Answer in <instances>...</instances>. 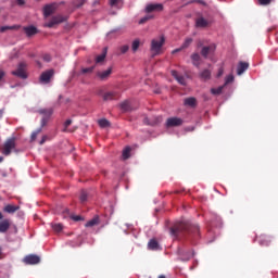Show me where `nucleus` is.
I'll return each mask as SVG.
<instances>
[{
    "label": "nucleus",
    "mask_w": 278,
    "mask_h": 278,
    "mask_svg": "<svg viewBox=\"0 0 278 278\" xmlns=\"http://www.w3.org/2000/svg\"><path fill=\"white\" fill-rule=\"evenodd\" d=\"M199 225H191L186 222H177L169 229L170 236L176 239L184 237L186 233H193V236H199Z\"/></svg>",
    "instance_id": "obj_1"
},
{
    "label": "nucleus",
    "mask_w": 278,
    "mask_h": 278,
    "mask_svg": "<svg viewBox=\"0 0 278 278\" xmlns=\"http://www.w3.org/2000/svg\"><path fill=\"white\" fill-rule=\"evenodd\" d=\"M14 149H16V137H11L4 141L3 146L0 149V153L8 156L12 154V151H14Z\"/></svg>",
    "instance_id": "obj_2"
},
{
    "label": "nucleus",
    "mask_w": 278,
    "mask_h": 278,
    "mask_svg": "<svg viewBox=\"0 0 278 278\" xmlns=\"http://www.w3.org/2000/svg\"><path fill=\"white\" fill-rule=\"evenodd\" d=\"M165 41L166 39H164V37H160L159 39H152L150 51L153 53V55H160Z\"/></svg>",
    "instance_id": "obj_3"
},
{
    "label": "nucleus",
    "mask_w": 278,
    "mask_h": 278,
    "mask_svg": "<svg viewBox=\"0 0 278 278\" xmlns=\"http://www.w3.org/2000/svg\"><path fill=\"white\" fill-rule=\"evenodd\" d=\"M27 64L25 62H22L17 65V68L13 72H11V75H14L15 77H18L20 79H27Z\"/></svg>",
    "instance_id": "obj_4"
},
{
    "label": "nucleus",
    "mask_w": 278,
    "mask_h": 278,
    "mask_svg": "<svg viewBox=\"0 0 278 278\" xmlns=\"http://www.w3.org/2000/svg\"><path fill=\"white\" fill-rule=\"evenodd\" d=\"M39 114H41L42 116L40 126V128L42 129V127H47V124L51 119V116H53V109H41L39 110Z\"/></svg>",
    "instance_id": "obj_5"
},
{
    "label": "nucleus",
    "mask_w": 278,
    "mask_h": 278,
    "mask_svg": "<svg viewBox=\"0 0 278 278\" xmlns=\"http://www.w3.org/2000/svg\"><path fill=\"white\" fill-rule=\"evenodd\" d=\"M53 75H55L54 70H48L46 72H42L40 77H39L40 84H50L51 78L53 77Z\"/></svg>",
    "instance_id": "obj_6"
},
{
    "label": "nucleus",
    "mask_w": 278,
    "mask_h": 278,
    "mask_svg": "<svg viewBox=\"0 0 278 278\" xmlns=\"http://www.w3.org/2000/svg\"><path fill=\"white\" fill-rule=\"evenodd\" d=\"M151 12H164V4L162 3H150L146 7V13L151 14Z\"/></svg>",
    "instance_id": "obj_7"
},
{
    "label": "nucleus",
    "mask_w": 278,
    "mask_h": 278,
    "mask_svg": "<svg viewBox=\"0 0 278 278\" xmlns=\"http://www.w3.org/2000/svg\"><path fill=\"white\" fill-rule=\"evenodd\" d=\"M23 262L27 266H35L36 264H38L40 262V256H38L36 254H29L23 258Z\"/></svg>",
    "instance_id": "obj_8"
},
{
    "label": "nucleus",
    "mask_w": 278,
    "mask_h": 278,
    "mask_svg": "<svg viewBox=\"0 0 278 278\" xmlns=\"http://www.w3.org/2000/svg\"><path fill=\"white\" fill-rule=\"evenodd\" d=\"M184 119L181 117H169L166 121V127H181Z\"/></svg>",
    "instance_id": "obj_9"
},
{
    "label": "nucleus",
    "mask_w": 278,
    "mask_h": 278,
    "mask_svg": "<svg viewBox=\"0 0 278 278\" xmlns=\"http://www.w3.org/2000/svg\"><path fill=\"white\" fill-rule=\"evenodd\" d=\"M66 21V17L62 15H55L51 18V21L46 24V27L52 28L55 27V25H60V23H64Z\"/></svg>",
    "instance_id": "obj_10"
},
{
    "label": "nucleus",
    "mask_w": 278,
    "mask_h": 278,
    "mask_svg": "<svg viewBox=\"0 0 278 278\" xmlns=\"http://www.w3.org/2000/svg\"><path fill=\"white\" fill-rule=\"evenodd\" d=\"M119 97L121 94L116 91H108L102 96L103 101H115V99H118Z\"/></svg>",
    "instance_id": "obj_11"
},
{
    "label": "nucleus",
    "mask_w": 278,
    "mask_h": 278,
    "mask_svg": "<svg viewBox=\"0 0 278 278\" xmlns=\"http://www.w3.org/2000/svg\"><path fill=\"white\" fill-rule=\"evenodd\" d=\"M56 5L55 3L52 4H46L43 7V16L47 18L49 16H51V14H53L55 12Z\"/></svg>",
    "instance_id": "obj_12"
},
{
    "label": "nucleus",
    "mask_w": 278,
    "mask_h": 278,
    "mask_svg": "<svg viewBox=\"0 0 278 278\" xmlns=\"http://www.w3.org/2000/svg\"><path fill=\"white\" fill-rule=\"evenodd\" d=\"M214 51H216V46H205L201 50V55L206 60L207 55H210V53H214Z\"/></svg>",
    "instance_id": "obj_13"
},
{
    "label": "nucleus",
    "mask_w": 278,
    "mask_h": 278,
    "mask_svg": "<svg viewBox=\"0 0 278 278\" xmlns=\"http://www.w3.org/2000/svg\"><path fill=\"white\" fill-rule=\"evenodd\" d=\"M12 225V223L10 222V219H3L0 222V233H7L10 229V226Z\"/></svg>",
    "instance_id": "obj_14"
},
{
    "label": "nucleus",
    "mask_w": 278,
    "mask_h": 278,
    "mask_svg": "<svg viewBox=\"0 0 278 278\" xmlns=\"http://www.w3.org/2000/svg\"><path fill=\"white\" fill-rule=\"evenodd\" d=\"M172 76L180 84V86H186V77L179 75V73L175 70L170 72Z\"/></svg>",
    "instance_id": "obj_15"
},
{
    "label": "nucleus",
    "mask_w": 278,
    "mask_h": 278,
    "mask_svg": "<svg viewBox=\"0 0 278 278\" xmlns=\"http://www.w3.org/2000/svg\"><path fill=\"white\" fill-rule=\"evenodd\" d=\"M210 26V21L205 20V17L201 16L195 20V27L205 28Z\"/></svg>",
    "instance_id": "obj_16"
},
{
    "label": "nucleus",
    "mask_w": 278,
    "mask_h": 278,
    "mask_svg": "<svg viewBox=\"0 0 278 278\" xmlns=\"http://www.w3.org/2000/svg\"><path fill=\"white\" fill-rule=\"evenodd\" d=\"M20 210L21 206L13 204H8L3 207V212H5L7 214H15V212H18Z\"/></svg>",
    "instance_id": "obj_17"
},
{
    "label": "nucleus",
    "mask_w": 278,
    "mask_h": 278,
    "mask_svg": "<svg viewBox=\"0 0 278 278\" xmlns=\"http://www.w3.org/2000/svg\"><path fill=\"white\" fill-rule=\"evenodd\" d=\"M111 75H112V67H109L104 72L97 73V77H99V79H101V81H105V79H108V77H110Z\"/></svg>",
    "instance_id": "obj_18"
},
{
    "label": "nucleus",
    "mask_w": 278,
    "mask_h": 278,
    "mask_svg": "<svg viewBox=\"0 0 278 278\" xmlns=\"http://www.w3.org/2000/svg\"><path fill=\"white\" fill-rule=\"evenodd\" d=\"M105 58H108V48H103L102 53L96 56V64H103L105 62Z\"/></svg>",
    "instance_id": "obj_19"
},
{
    "label": "nucleus",
    "mask_w": 278,
    "mask_h": 278,
    "mask_svg": "<svg viewBox=\"0 0 278 278\" xmlns=\"http://www.w3.org/2000/svg\"><path fill=\"white\" fill-rule=\"evenodd\" d=\"M249 70V63L248 62H239L237 67V75H242L245 71Z\"/></svg>",
    "instance_id": "obj_20"
},
{
    "label": "nucleus",
    "mask_w": 278,
    "mask_h": 278,
    "mask_svg": "<svg viewBox=\"0 0 278 278\" xmlns=\"http://www.w3.org/2000/svg\"><path fill=\"white\" fill-rule=\"evenodd\" d=\"M184 105L187 108H197V98L189 97L184 100Z\"/></svg>",
    "instance_id": "obj_21"
},
{
    "label": "nucleus",
    "mask_w": 278,
    "mask_h": 278,
    "mask_svg": "<svg viewBox=\"0 0 278 278\" xmlns=\"http://www.w3.org/2000/svg\"><path fill=\"white\" fill-rule=\"evenodd\" d=\"M24 31L26 36L31 37L38 34V28H36V26H28V27H24Z\"/></svg>",
    "instance_id": "obj_22"
},
{
    "label": "nucleus",
    "mask_w": 278,
    "mask_h": 278,
    "mask_svg": "<svg viewBox=\"0 0 278 278\" xmlns=\"http://www.w3.org/2000/svg\"><path fill=\"white\" fill-rule=\"evenodd\" d=\"M148 249H150V251H157V249H160V243L157 240L151 239L148 243Z\"/></svg>",
    "instance_id": "obj_23"
},
{
    "label": "nucleus",
    "mask_w": 278,
    "mask_h": 278,
    "mask_svg": "<svg viewBox=\"0 0 278 278\" xmlns=\"http://www.w3.org/2000/svg\"><path fill=\"white\" fill-rule=\"evenodd\" d=\"M200 78L203 81H207V79L212 78V72L210 70H204L200 73Z\"/></svg>",
    "instance_id": "obj_24"
},
{
    "label": "nucleus",
    "mask_w": 278,
    "mask_h": 278,
    "mask_svg": "<svg viewBox=\"0 0 278 278\" xmlns=\"http://www.w3.org/2000/svg\"><path fill=\"white\" fill-rule=\"evenodd\" d=\"M192 45V38H187L185 40V42L182 43V46L179 49H176L173 51V53H179V51H181V49H188V47Z\"/></svg>",
    "instance_id": "obj_25"
},
{
    "label": "nucleus",
    "mask_w": 278,
    "mask_h": 278,
    "mask_svg": "<svg viewBox=\"0 0 278 278\" xmlns=\"http://www.w3.org/2000/svg\"><path fill=\"white\" fill-rule=\"evenodd\" d=\"M99 223H101V219L99 216H94L92 219L85 224V227H96V225H99Z\"/></svg>",
    "instance_id": "obj_26"
},
{
    "label": "nucleus",
    "mask_w": 278,
    "mask_h": 278,
    "mask_svg": "<svg viewBox=\"0 0 278 278\" xmlns=\"http://www.w3.org/2000/svg\"><path fill=\"white\" fill-rule=\"evenodd\" d=\"M123 160H129L131 157V147H126L122 152Z\"/></svg>",
    "instance_id": "obj_27"
},
{
    "label": "nucleus",
    "mask_w": 278,
    "mask_h": 278,
    "mask_svg": "<svg viewBox=\"0 0 278 278\" xmlns=\"http://www.w3.org/2000/svg\"><path fill=\"white\" fill-rule=\"evenodd\" d=\"M191 60H192L194 66L201 65V55H199V53H193L191 55Z\"/></svg>",
    "instance_id": "obj_28"
},
{
    "label": "nucleus",
    "mask_w": 278,
    "mask_h": 278,
    "mask_svg": "<svg viewBox=\"0 0 278 278\" xmlns=\"http://www.w3.org/2000/svg\"><path fill=\"white\" fill-rule=\"evenodd\" d=\"M146 125H157V123H162V117H156L154 121H150L149 117L143 119Z\"/></svg>",
    "instance_id": "obj_29"
},
{
    "label": "nucleus",
    "mask_w": 278,
    "mask_h": 278,
    "mask_svg": "<svg viewBox=\"0 0 278 278\" xmlns=\"http://www.w3.org/2000/svg\"><path fill=\"white\" fill-rule=\"evenodd\" d=\"M121 109L123 110V112H131V105L129 104V101L122 102Z\"/></svg>",
    "instance_id": "obj_30"
},
{
    "label": "nucleus",
    "mask_w": 278,
    "mask_h": 278,
    "mask_svg": "<svg viewBox=\"0 0 278 278\" xmlns=\"http://www.w3.org/2000/svg\"><path fill=\"white\" fill-rule=\"evenodd\" d=\"M79 201L80 203H86L88 201V192L86 190L80 192Z\"/></svg>",
    "instance_id": "obj_31"
},
{
    "label": "nucleus",
    "mask_w": 278,
    "mask_h": 278,
    "mask_svg": "<svg viewBox=\"0 0 278 278\" xmlns=\"http://www.w3.org/2000/svg\"><path fill=\"white\" fill-rule=\"evenodd\" d=\"M98 125H100V127L105 128V127H110V121L102 118L98 121Z\"/></svg>",
    "instance_id": "obj_32"
},
{
    "label": "nucleus",
    "mask_w": 278,
    "mask_h": 278,
    "mask_svg": "<svg viewBox=\"0 0 278 278\" xmlns=\"http://www.w3.org/2000/svg\"><path fill=\"white\" fill-rule=\"evenodd\" d=\"M52 229L55 231V233H60V231L64 229V226L62 224H52Z\"/></svg>",
    "instance_id": "obj_33"
},
{
    "label": "nucleus",
    "mask_w": 278,
    "mask_h": 278,
    "mask_svg": "<svg viewBox=\"0 0 278 278\" xmlns=\"http://www.w3.org/2000/svg\"><path fill=\"white\" fill-rule=\"evenodd\" d=\"M225 88V86H219V87H217V88H212L211 89V92L213 93V94H223V89Z\"/></svg>",
    "instance_id": "obj_34"
},
{
    "label": "nucleus",
    "mask_w": 278,
    "mask_h": 278,
    "mask_svg": "<svg viewBox=\"0 0 278 278\" xmlns=\"http://www.w3.org/2000/svg\"><path fill=\"white\" fill-rule=\"evenodd\" d=\"M139 48H140V40L139 39L134 40L132 47H131L134 53H136V51H138Z\"/></svg>",
    "instance_id": "obj_35"
},
{
    "label": "nucleus",
    "mask_w": 278,
    "mask_h": 278,
    "mask_svg": "<svg viewBox=\"0 0 278 278\" xmlns=\"http://www.w3.org/2000/svg\"><path fill=\"white\" fill-rule=\"evenodd\" d=\"M42 132V128H39L37 129L36 131H34L30 136V140L31 142H34L37 138H38V135Z\"/></svg>",
    "instance_id": "obj_36"
},
{
    "label": "nucleus",
    "mask_w": 278,
    "mask_h": 278,
    "mask_svg": "<svg viewBox=\"0 0 278 278\" xmlns=\"http://www.w3.org/2000/svg\"><path fill=\"white\" fill-rule=\"evenodd\" d=\"M151 18H153V15H146L139 21V25H144V23H147V21H151Z\"/></svg>",
    "instance_id": "obj_37"
},
{
    "label": "nucleus",
    "mask_w": 278,
    "mask_h": 278,
    "mask_svg": "<svg viewBox=\"0 0 278 278\" xmlns=\"http://www.w3.org/2000/svg\"><path fill=\"white\" fill-rule=\"evenodd\" d=\"M233 81V75H228L225 79L224 86H228V84H231Z\"/></svg>",
    "instance_id": "obj_38"
},
{
    "label": "nucleus",
    "mask_w": 278,
    "mask_h": 278,
    "mask_svg": "<svg viewBox=\"0 0 278 278\" xmlns=\"http://www.w3.org/2000/svg\"><path fill=\"white\" fill-rule=\"evenodd\" d=\"M92 71H94V66H91V67H85L81 70V73L84 75H86V73H92Z\"/></svg>",
    "instance_id": "obj_39"
},
{
    "label": "nucleus",
    "mask_w": 278,
    "mask_h": 278,
    "mask_svg": "<svg viewBox=\"0 0 278 278\" xmlns=\"http://www.w3.org/2000/svg\"><path fill=\"white\" fill-rule=\"evenodd\" d=\"M72 220H75V223H79V220H84V217L80 215H72L71 216Z\"/></svg>",
    "instance_id": "obj_40"
},
{
    "label": "nucleus",
    "mask_w": 278,
    "mask_h": 278,
    "mask_svg": "<svg viewBox=\"0 0 278 278\" xmlns=\"http://www.w3.org/2000/svg\"><path fill=\"white\" fill-rule=\"evenodd\" d=\"M273 0H258L260 5H270Z\"/></svg>",
    "instance_id": "obj_41"
},
{
    "label": "nucleus",
    "mask_w": 278,
    "mask_h": 278,
    "mask_svg": "<svg viewBox=\"0 0 278 278\" xmlns=\"http://www.w3.org/2000/svg\"><path fill=\"white\" fill-rule=\"evenodd\" d=\"M8 29H14V26H2L0 27V33L3 34L4 31H8Z\"/></svg>",
    "instance_id": "obj_42"
},
{
    "label": "nucleus",
    "mask_w": 278,
    "mask_h": 278,
    "mask_svg": "<svg viewBox=\"0 0 278 278\" xmlns=\"http://www.w3.org/2000/svg\"><path fill=\"white\" fill-rule=\"evenodd\" d=\"M121 53H126L129 51V46L125 45L119 48Z\"/></svg>",
    "instance_id": "obj_43"
},
{
    "label": "nucleus",
    "mask_w": 278,
    "mask_h": 278,
    "mask_svg": "<svg viewBox=\"0 0 278 278\" xmlns=\"http://www.w3.org/2000/svg\"><path fill=\"white\" fill-rule=\"evenodd\" d=\"M73 124V121L71 119H67L65 123H64V131H66V129H68V127H71V125Z\"/></svg>",
    "instance_id": "obj_44"
},
{
    "label": "nucleus",
    "mask_w": 278,
    "mask_h": 278,
    "mask_svg": "<svg viewBox=\"0 0 278 278\" xmlns=\"http://www.w3.org/2000/svg\"><path fill=\"white\" fill-rule=\"evenodd\" d=\"M121 0H110V5L112 7V8H114V7H116V5H118V2H119Z\"/></svg>",
    "instance_id": "obj_45"
},
{
    "label": "nucleus",
    "mask_w": 278,
    "mask_h": 278,
    "mask_svg": "<svg viewBox=\"0 0 278 278\" xmlns=\"http://www.w3.org/2000/svg\"><path fill=\"white\" fill-rule=\"evenodd\" d=\"M192 3H200V5H207L204 0H193Z\"/></svg>",
    "instance_id": "obj_46"
},
{
    "label": "nucleus",
    "mask_w": 278,
    "mask_h": 278,
    "mask_svg": "<svg viewBox=\"0 0 278 278\" xmlns=\"http://www.w3.org/2000/svg\"><path fill=\"white\" fill-rule=\"evenodd\" d=\"M224 73H225V68L219 67L218 72H217V77H223Z\"/></svg>",
    "instance_id": "obj_47"
},
{
    "label": "nucleus",
    "mask_w": 278,
    "mask_h": 278,
    "mask_svg": "<svg viewBox=\"0 0 278 278\" xmlns=\"http://www.w3.org/2000/svg\"><path fill=\"white\" fill-rule=\"evenodd\" d=\"M45 62H50L51 61V55L50 54H43L42 56Z\"/></svg>",
    "instance_id": "obj_48"
},
{
    "label": "nucleus",
    "mask_w": 278,
    "mask_h": 278,
    "mask_svg": "<svg viewBox=\"0 0 278 278\" xmlns=\"http://www.w3.org/2000/svg\"><path fill=\"white\" fill-rule=\"evenodd\" d=\"M47 142V136H43L42 139L40 140L39 144H45Z\"/></svg>",
    "instance_id": "obj_49"
},
{
    "label": "nucleus",
    "mask_w": 278,
    "mask_h": 278,
    "mask_svg": "<svg viewBox=\"0 0 278 278\" xmlns=\"http://www.w3.org/2000/svg\"><path fill=\"white\" fill-rule=\"evenodd\" d=\"M3 77H5V72L0 71V81L3 79Z\"/></svg>",
    "instance_id": "obj_50"
},
{
    "label": "nucleus",
    "mask_w": 278,
    "mask_h": 278,
    "mask_svg": "<svg viewBox=\"0 0 278 278\" xmlns=\"http://www.w3.org/2000/svg\"><path fill=\"white\" fill-rule=\"evenodd\" d=\"M192 257H194V252L189 253L187 260H192Z\"/></svg>",
    "instance_id": "obj_51"
},
{
    "label": "nucleus",
    "mask_w": 278,
    "mask_h": 278,
    "mask_svg": "<svg viewBox=\"0 0 278 278\" xmlns=\"http://www.w3.org/2000/svg\"><path fill=\"white\" fill-rule=\"evenodd\" d=\"M17 1V5H25V0H16Z\"/></svg>",
    "instance_id": "obj_52"
},
{
    "label": "nucleus",
    "mask_w": 278,
    "mask_h": 278,
    "mask_svg": "<svg viewBox=\"0 0 278 278\" xmlns=\"http://www.w3.org/2000/svg\"><path fill=\"white\" fill-rule=\"evenodd\" d=\"M186 131H194V126H192V127H187V128H186Z\"/></svg>",
    "instance_id": "obj_53"
},
{
    "label": "nucleus",
    "mask_w": 278,
    "mask_h": 278,
    "mask_svg": "<svg viewBox=\"0 0 278 278\" xmlns=\"http://www.w3.org/2000/svg\"><path fill=\"white\" fill-rule=\"evenodd\" d=\"M0 260H3V249L0 247Z\"/></svg>",
    "instance_id": "obj_54"
},
{
    "label": "nucleus",
    "mask_w": 278,
    "mask_h": 278,
    "mask_svg": "<svg viewBox=\"0 0 278 278\" xmlns=\"http://www.w3.org/2000/svg\"><path fill=\"white\" fill-rule=\"evenodd\" d=\"M0 220H3V213L0 212Z\"/></svg>",
    "instance_id": "obj_55"
},
{
    "label": "nucleus",
    "mask_w": 278,
    "mask_h": 278,
    "mask_svg": "<svg viewBox=\"0 0 278 278\" xmlns=\"http://www.w3.org/2000/svg\"><path fill=\"white\" fill-rule=\"evenodd\" d=\"M159 278H166V276H164V275H160V276H159Z\"/></svg>",
    "instance_id": "obj_56"
},
{
    "label": "nucleus",
    "mask_w": 278,
    "mask_h": 278,
    "mask_svg": "<svg viewBox=\"0 0 278 278\" xmlns=\"http://www.w3.org/2000/svg\"><path fill=\"white\" fill-rule=\"evenodd\" d=\"M1 162H3V156H0V164H1Z\"/></svg>",
    "instance_id": "obj_57"
},
{
    "label": "nucleus",
    "mask_w": 278,
    "mask_h": 278,
    "mask_svg": "<svg viewBox=\"0 0 278 278\" xmlns=\"http://www.w3.org/2000/svg\"><path fill=\"white\" fill-rule=\"evenodd\" d=\"M1 116H3V112L0 111V118H1Z\"/></svg>",
    "instance_id": "obj_58"
}]
</instances>
